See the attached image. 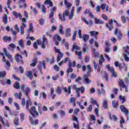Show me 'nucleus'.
<instances>
[{
    "mask_svg": "<svg viewBox=\"0 0 129 129\" xmlns=\"http://www.w3.org/2000/svg\"><path fill=\"white\" fill-rule=\"evenodd\" d=\"M22 59H23V56L20 54L18 53L17 56L15 57V59L17 62H22Z\"/></svg>",
    "mask_w": 129,
    "mask_h": 129,
    "instance_id": "13",
    "label": "nucleus"
},
{
    "mask_svg": "<svg viewBox=\"0 0 129 129\" xmlns=\"http://www.w3.org/2000/svg\"><path fill=\"white\" fill-rule=\"evenodd\" d=\"M53 40L54 41H60L61 40V37L59 36L58 34H55L53 37Z\"/></svg>",
    "mask_w": 129,
    "mask_h": 129,
    "instance_id": "17",
    "label": "nucleus"
},
{
    "mask_svg": "<svg viewBox=\"0 0 129 129\" xmlns=\"http://www.w3.org/2000/svg\"><path fill=\"white\" fill-rule=\"evenodd\" d=\"M103 107L104 108V109H107V108L108 107V106L107 105V102L106 100H104L103 102Z\"/></svg>",
    "mask_w": 129,
    "mask_h": 129,
    "instance_id": "36",
    "label": "nucleus"
},
{
    "mask_svg": "<svg viewBox=\"0 0 129 129\" xmlns=\"http://www.w3.org/2000/svg\"><path fill=\"white\" fill-rule=\"evenodd\" d=\"M109 117H110V119L111 120L113 119V120H114V121H117V117L114 115H111V114L109 113Z\"/></svg>",
    "mask_w": 129,
    "mask_h": 129,
    "instance_id": "21",
    "label": "nucleus"
},
{
    "mask_svg": "<svg viewBox=\"0 0 129 129\" xmlns=\"http://www.w3.org/2000/svg\"><path fill=\"white\" fill-rule=\"evenodd\" d=\"M95 23L96 25H98V24H100L102 25V24H104V22L98 18H95Z\"/></svg>",
    "mask_w": 129,
    "mask_h": 129,
    "instance_id": "14",
    "label": "nucleus"
},
{
    "mask_svg": "<svg viewBox=\"0 0 129 129\" xmlns=\"http://www.w3.org/2000/svg\"><path fill=\"white\" fill-rule=\"evenodd\" d=\"M46 4H48L50 6V7H53V3L52 1L50 0H46L44 2V4L46 5Z\"/></svg>",
    "mask_w": 129,
    "mask_h": 129,
    "instance_id": "37",
    "label": "nucleus"
},
{
    "mask_svg": "<svg viewBox=\"0 0 129 129\" xmlns=\"http://www.w3.org/2000/svg\"><path fill=\"white\" fill-rule=\"evenodd\" d=\"M104 62V57H103V55H101V57L99 60V64H101L102 63Z\"/></svg>",
    "mask_w": 129,
    "mask_h": 129,
    "instance_id": "38",
    "label": "nucleus"
},
{
    "mask_svg": "<svg viewBox=\"0 0 129 129\" xmlns=\"http://www.w3.org/2000/svg\"><path fill=\"white\" fill-rule=\"evenodd\" d=\"M11 4H12V0H8L7 8H8V9H10V10L12 11V8L10 7Z\"/></svg>",
    "mask_w": 129,
    "mask_h": 129,
    "instance_id": "43",
    "label": "nucleus"
},
{
    "mask_svg": "<svg viewBox=\"0 0 129 129\" xmlns=\"http://www.w3.org/2000/svg\"><path fill=\"white\" fill-rule=\"evenodd\" d=\"M8 20H9V18L8 17V15H7V14H5L3 16V23H4L5 25H7V24H8Z\"/></svg>",
    "mask_w": 129,
    "mask_h": 129,
    "instance_id": "19",
    "label": "nucleus"
},
{
    "mask_svg": "<svg viewBox=\"0 0 129 129\" xmlns=\"http://www.w3.org/2000/svg\"><path fill=\"white\" fill-rule=\"evenodd\" d=\"M67 61H70V58H69V57H66L64 60L59 62L58 63L59 66H61V65H62V64H64V63H66Z\"/></svg>",
    "mask_w": 129,
    "mask_h": 129,
    "instance_id": "20",
    "label": "nucleus"
},
{
    "mask_svg": "<svg viewBox=\"0 0 129 129\" xmlns=\"http://www.w3.org/2000/svg\"><path fill=\"white\" fill-rule=\"evenodd\" d=\"M119 85L120 87V91H122V88H125L126 87V85L124 84V82L123 81H119Z\"/></svg>",
    "mask_w": 129,
    "mask_h": 129,
    "instance_id": "10",
    "label": "nucleus"
},
{
    "mask_svg": "<svg viewBox=\"0 0 129 129\" xmlns=\"http://www.w3.org/2000/svg\"><path fill=\"white\" fill-rule=\"evenodd\" d=\"M106 7H107V6L106 5V4H102L100 6V8L101 10H102V11H103V10H105Z\"/></svg>",
    "mask_w": 129,
    "mask_h": 129,
    "instance_id": "53",
    "label": "nucleus"
},
{
    "mask_svg": "<svg viewBox=\"0 0 129 129\" xmlns=\"http://www.w3.org/2000/svg\"><path fill=\"white\" fill-rule=\"evenodd\" d=\"M60 116L61 117H64V116H65V115H66V112H65V111L63 110H60Z\"/></svg>",
    "mask_w": 129,
    "mask_h": 129,
    "instance_id": "39",
    "label": "nucleus"
},
{
    "mask_svg": "<svg viewBox=\"0 0 129 129\" xmlns=\"http://www.w3.org/2000/svg\"><path fill=\"white\" fill-rule=\"evenodd\" d=\"M69 9L65 10L62 14V16L61 14L58 15L59 18L61 22H65L66 21V17H68V16L69 17Z\"/></svg>",
    "mask_w": 129,
    "mask_h": 129,
    "instance_id": "2",
    "label": "nucleus"
},
{
    "mask_svg": "<svg viewBox=\"0 0 129 129\" xmlns=\"http://www.w3.org/2000/svg\"><path fill=\"white\" fill-rule=\"evenodd\" d=\"M38 107L39 113H40V114H42V113H43V110L41 109V107H42V104L40 103L38 104Z\"/></svg>",
    "mask_w": 129,
    "mask_h": 129,
    "instance_id": "30",
    "label": "nucleus"
},
{
    "mask_svg": "<svg viewBox=\"0 0 129 129\" xmlns=\"http://www.w3.org/2000/svg\"><path fill=\"white\" fill-rule=\"evenodd\" d=\"M81 49L80 47L77 46V44L76 43H74L73 45V49L72 50V52H75V50H79Z\"/></svg>",
    "mask_w": 129,
    "mask_h": 129,
    "instance_id": "12",
    "label": "nucleus"
},
{
    "mask_svg": "<svg viewBox=\"0 0 129 129\" xmlns=\"http://www.w3.org/2000/svg\"><path fill=\"white\" fill-rule=\"evenodd\" d=\"M21 105L22 106H25V105L26 109L29 110V113L34 118H36L37 116H40V114H39V112L36 110V107L35 106H32L29 109V106L32 105L31 100H27L26 102V99H25V98H23L21 101Z\"/></svg>",
    "mask_w": 129,
    "mask_h": 129,
    "instance_id": "1",
    "label": "nucleus"
},
{
    "mask_svg": "<svg viewBox=\"0 0 129 129\" xmlns=\"http://www.w3.org/2000/svg\"><path fill=\"white\" fill-rule=\"evenodd\" d=\"M31 92V89H30L29 87H28L26 90H25L24 93L27 96V97H29V93Z\"/></svg>",
    "mask_w": 129,
    "mask_h": 129,
    "instance_id": "29",
    "label": "nucleus"
},
{
    "mask_svg": "<svg viewBox=\"0 0 129 129\" xmlns=\"http://www.w3.org/2000/svg\"><path fill=\"white\" fill-rule=\"evenodd\" d=\"M71 63H69L68 65V69L67 70V74L68 75V74H69V72L71 73V72H73V69H72V67H71Z\"/></svg>",
    "mask_w": 129,
    "mask_h": 129,
    "instance_id": "28",
    "label": "nucleus"
},
{
    "mask_svg": "<svg viewBox=\"0 0 129 129\" xmlns=\"http://www.w3.org/2000/svg\"><path fill=\"white\" fill-rule=\"evenodd\" d=\"M66 37H70L71 36V29L70 28L66 29Z\"/></svg>",
    "mask_w": 129,
    "mask_h": 129,
    "instance_id": "15",
    "label": "nucleus"
},
{
    "mask_svg": "<svg viewBox=\"0 0 129 129\" xmlns=\"http://www.w3.org/2000/svg\"><path fill=\"white\" fill-rule=\"evenodd\" d=\"M64 3L66 6V8L67 9V10H69V11H70V8L72 7V4L68 2L67 0H64Z\"/></svg>",
    "mask_w": 129,
    "mask_h": 129,
    "instance_id": "9",
    "label": "nucleus"
},
{
    "mask_svg": "<svg viewBox=\"0 0 129 129\" xmlns=\"http://www.w3.org/2000/svg\"><path fill=\"white\" fill-rule=\"evenodd\" d=\"M46 61L49 62L50 64H52V63H54V56L52 57L51 59H49V58H46Z\"/></svg>",
    "mask_w": 129,
    "mask_h": 129,
    "instance_id": "46",
    "label": "nucleus"
},
{
    "mask_svg": "<svg viewBox=\"0 0 129 129\" xmlns=\"http://www.w3.org/2000/svg\"><path fill=\"white\" fill-rule=\"evenodd\" d=\"M112 92H113V93H114L115 95H116V94H117V92H118V89L117 88L113 89Z\"/></svg>",
    "mask_w": 129,
    "mask_h": 129,
    "instance_id": "55",
    "label": "nucleus"
},
{
    "mask_svg": "<svg viewBox=\"0 0 129 129\" xmlns=\"http://www.w3.org/2000/svg\"><path fill=\"white\" fill-rule=\"evenodd\" d=\"M14 105L15 106H16L17 110H20V106L19 105V104H18V103L14 102Z\"/></svg>",
    "mask_w": 129,
    "mask_h": 129,
    "instance_id": "57",
    "label": "nucleus"
},
{
    "mask_svg": "<svg viewBox=\"0 0 129 129\" xmlns=\"http://www.w3.org/2000/svg\"><path fill=\"white\" fill-rule=\"evenodd\" d=\"M74 6H73L71 10V14L69 15V20H72L73 17H74Z\"/></svg>",
    "mask_w": 129,
    "mask_h": 129,
    "instance_id": "11",
    "label": "nucleus"
},
{
    "mask_svg": "<svg viewBox=\"0 0 129 129\" xmlns=\"http://www.w3.org/2000/svg\"><path fill=\"white\" fill-rule=\"evenodd\" d=\"M120 109L121 111H122V112L125 113L127 116V115H128V110H127V109H126V108L124 107V106L123 105H121L120 106Z\"/></svg>",
    "mask_w": 129,
    "mask_h": 129,
    "instance_id": "5",
    "label": "nucleus"
},
{
    "mask_svg": "<svg viewBox=\"0 0 129 129\" xmlns=\"http://www.w3.org/2000/svg\"><path fill=\"white\" fill-rule=\"evenodd\" d=\"M4 51L6 57H8V59H10V61H13V57H12V55L8 52V50H7L6 48H4Z\"/></svg>",
    "mask_w": 129,
    "mask_h": 129,
    "instance_id": "8",
    "label": "nucleus"
},
{
    "mask_svg": "<svg viewBox=\"0 0 129 129\" xmlns=\"http://www.w3.org/2000/svg\"><path fill=\"white\" fill-rule=\"evenodd\" d=\"M117 39L118 40H121V38H122V34H121V31H118V34L117 35Z\"/></svg>",
    "mask_w": 129,
    "mask_h": 129,
    "instance_id": "32",
    "label": "nucleus"
},
{
    "mask_svg": "<svg viewBox=\"0 0 129 129\" xmlns=\"http://www.w3.org/2000/svg\"><path fill=\"white\" fill-rule=\"evenodd\" d=\"M106 26L107 28H108L109 31H111L113 29V26L112 25H110V26H108V24L106 23Z\"/></svg>",
    "mask_w": 129,
    "mask_h": 129,
    "instance_id": "49",
    "label": "nucleus"
},
{
    "mask_svg": "<svg viewBox=\"0 0 129 129\" xmlns=\"http://www.w3.org/2000/svg\"><path fill=\"white\" fill-rule=\"evenodd\" d=\"M82 10V7H79L77 8V13L78 14H79L80 13V11Z\"/></svg>",
    "mask_w": 129,
    "mask_h": 129,
    "instance_id": "62",
    "label": "nucleus"
},
{
    "mask_svg": "<svg viewBox=\"0 0 129 129\" xmlns=\"http://www.w3.org/2000/svg\"><path fill=\"white\" fill-rule=\"evenodd\" d=\"M41 12L43 13V14H46V9L45 8V5H42L41 7Z\"/></svg>",
    "mask_w": 129,
    "mask_h": 129,
    "instance_id": "54",
    "label": "nucleus"
},
{
    "mask_svg": "<svg viewBox=\"0 0 129 129\" xmlns=\"http://www.w3.org/2000/svg\"><path fill=\"white\" fill-rule=\"evenodd\" d=\"M26 76H27V77L32 79L33 77V75L32 74V72H31V71L28 72L27 73H26Z\"/></svg>",
    "mask_w": 129,
    "mask_h": 129,
    "instance_id": "35",
    "label": "nucleus"
},
{
    "mask_svg": "<svg viewBox=\"0 0 129 129\" xmlns=\"http://www.w3.org/2000/svg\"><path fill=\"white\" fill-rule=\"evenodd\" d=\"M13 14L16 19H19V18L20 20H22V22H23V23H26V22H27L26 18L23 19V16L20 13H18L17 12L14 11L13 12Z\"/></svg>",
    "mask_w": 129,
    "mask_h": 129,
    "instance_id": "4",
    "label": "nucleus"
},
{
    "mask_svg": "<svg viewBox=\"0 0 129 129\" xmlns=\"http://www.w3.org/2000/svg\"><path fill=\"white\" fill-rule=\"evenodd\" d=\"M59 33H60L61 35H63L64 33L63 32V26L62 25H60L59 27V30H58Z\"/></svg>",
    "mask_w": 129,
    "mask_h": 129,
    "instance_id": "40",
    "label": "nucleus"
},
{
    "mask_svg": "<svg viewBox=\"0 0 129 129\" xmlns=\"http://www.w3.org/2000/svg\"><path fill=\"white\" fill-rule=\"evenodd\" d=\"M76 100V98L74 97H72L70 98V102L71 103H73V106H76V103H75Z\"/></svg>",
    "mask_w": 129,
    "mask_h": 129,
    "instance_id": "25",
    "label": "nucleus"
},
{
    "mask_svg": "<svg viewBox=\"0 0 129 129\" xmlns=\"http://www.w3.org/2000/svg\"><path fill=\"white\" fill-rule=\"evenodd\" d=\"M62 92V90H61V88L60 87H58L57 88L56 93L57 94L60 95L61 94V93Z\"/></svg>",
    "mask_w": 129,
    "mask_h": 129,
    "instance_id": "48",
    "label": "nucleus"
},
{
    "mask_svg": "<svg viewBox=\"0 0 129 129\" xmlns=\"http://www.w3.org/2000/svg\"><path fill=\"white\" fill-rule=\"evenodd\" d=\"M87 111H89V112H91V111H92V105H90L87 108Z\"/></svg>",
    "mask_w": 129,
    "mask_h": 129,
    "instance_id": "58",
    "label": "nucleus"
},
{
    "mask_svg": "<svg viewBox=\"0 0 129 129\" xmlns=\"http://www.w3.org/2000/svg\"><path fill=\"white\" fill-rule=\"evenodd\" d=\"M13 87L15 89H20L21 87V84H19V82H16L13 85Z\"/></svg>",
    "mask_w": 129,
    "mask_h": 129,
    "instance_id": "24",
    "label": "nucleus"
},
{
    "mask_svg": "<svg viewBox=\"0 0 129 129\" xmlns=\"http://www.w3.org/2000/svg\"><path fill=\"white\" fill-rule=\"evenodd\" d=\"M79 91H81V93L83 94V93L85 92V88L83 86H82L81 88H79L77 93H79Z\"/></svg>",
    "mask_w": 129,
    "mask_h": 129,
    "instance_id": "22",
    "label": "nucleus"
},
{
    "mask_svg": "<svg viewBox=\"0 0 129 129\" xmlns=\"http://www.w3.org/2000/svg\"><path fill=\"white\" fill-rule=\"evenodd\" d=\"M34 28V27L33 26V23H31L30 26H29V31H30V32H33V29Z\"/></svg>",
    "mask_w": 129,
    "mask_h": 129,
    "instance_id": "61",
    "label": "nucleus"
},
{
    "mask_svg": "<svg viewBox=\"0 0 129 129\" xmlns=\"http://www.w3.org/2000/svg\"><path fill=\"white\" fill-rule=\"evenodd\" d=\"M64 92L68 93V94H71V86H69V88L67 89L66 87L63 88Z\"/></svg>",
    "mask_w": 129,
    "mask_h": 129,
    "instance_id": "18",
    "label": "nucleus"
},
{
    "mask_svg": "<svg viewBox=\"0 0 129 129\" xmlns=\"http://www.w3.org/2000/svg\"><path fill=\"white\" fill-rule=\"evenodd\" d=\"M95 93V89L94 88H92L90 89V94H93Z\"/></svg>",
    "mask_w": 129,
    "mask_h": 129,
    "instance_id": "59",
    "label": "nucleus"
},
{
    "mask_svg": "<svg viewBox=\"0 0 129 129\" xmlns=\"http://www.w3.org/2000/svg\"><path fill=\"white\" fill-rule=\"evenodd\" d=\"M19 118L16 117L14 120V123L15 125H19Z\"/></svg>",
    "mask_w": 129,
    "mask_h": 129,
    "instance_id": "42",
    "label": "nucleus"
},
{
    "mask_svg": "<svg viewBox=\"0 0 129 129\" xmlns=\"http://www.w3.org/2000/svg\"><path fill=\"white\" fill-rule=\"evenodd\" d=\"M63 53L61 52H59L58 54L57 55L56 61L57 62H59V61L61 60V59L63 57Z\"/></svg>",
    "mask_w": 129,
    "mask_h": 129,
    "instance_id": "16",
    "label": "nucleus"
},
{
    "mask_svg": "<svg viewBox=\"0 0 129 129\" xmlns=\"http://www.w3.org/2000/svg\"><path fill=\"white\" fill-rule=\"evenodd\" d=\"M121 20L122 23H123V24H126V18H125L124 17V16H122L121 17Z\"/></svg>",
    "mask_w": 129,
    "mask_h": 129,
    "instance_id": "45",
    "label": "nucleus"
},
{
    "mask_svg": "<svg viewBox=\"0 0 129 129\" xmlns=\"http://www.w3.org/2000/svg\"><path fill=\"white\" fill-rule=\"evenodd\" d=\"M29 119L30 121L31 124H33V125H37V124L39 123V120H38V119H36L35 120V121H34V118H33V117L31 116L29 117Z\"/></svg>",
    "mask_w": 129,
    "mask_h": 129,
    "instance_id": "7",
    "label": "nucleus"
},
{
    "mask_svg": "<svg viewBox=\"0 0 129 129\" xmlns=\"http://www.w3.org/2000/svg\"><path fill=\"white\" fill-rule=\"evenodd\" d=\"M89 33L90 34L91 36H95L98 35V32L97 31H90Z\"/></svg>",
    "mask_w": 129,
    "mask_h": 129,
    "instance_id": "44",
    "label": "nucleus"
},
{
    "mask_svg": "<svg viewBox=\"0 0 129 129\" xmlns=\"http://www.w3.org/2000/svg\"><path fill=\"white\" fill-rule=\"evenodd\" d=\"M90 103H91V104H95L96 106H99V105L97 104V102H96V100H94L93 98H91Z\"/></svg>",
    "mask_w": 129,
    "mask_h": 129,
    "instance_id": "33",
    "label": "nucleus"
},
{
    "mask_svg": "<svg viewBox=\"0 0 129 129\" xmlns=\"http://www.w3.org/2000/svg\"><path fill=\"white\" fill-rule=\"evenodd\" d=\"M119 100L122 101V102H121L122 104H123V103H124V102H125V97H124V96H122V95H120L119 96Z\"/></svg>",
    "mask_w": 129,
    "mask_h": 129,
    "instance_id": "27",
    "label": "nucleus"
},
{
    "mask_svg": "<svg viewBox=\"0 0 129 129\" xmlns=\"http://www.w3.org/2000/svg\"><path fill=\"white\" fill-rule=\"evenodd\" d=\"M83 40L85 42H87V40H89V35L88 34H84L83 35Z\"/></svg>",
    "mask_w": 129,
    "mask_h": 129,
    "instance_id": "26",
    "label": "nucleus"
},
{
    "mask_svg": "<svg viewBox=\"0 0 129 129\" xmlns=\"http://www.w3.org/2000/svg\"><path fill=\"white\" fill-rule=\"evenodd\" d=\"M124 59L125 61H126V62H128V61H129V57L127 56V54H126V53H125L124 54Z\"/></svg>",
    "mask_w": 129,
    "mask_h": 129,
    "instance_id": "50",
    "label": "nucleus"
},
{
    "mask_svg": "<svg viewBox=\"0 0 129 129\" xmlns=\"http://www.w3.org/2000/svg\"><path fill=\"white\" fill-rule=\"evenodd\" d=\"M3 40L4 42H8V41H11V37H7V36H4L3 37Z\"/></svg>",
    "mask_w": 129,
    "mask_h": 129,
    "instance_id": "47",
    "label": "nucleus"
},
{
    "mask_svg": "<svg viewBox=\"0 0 129 129\" xmlns=\"http://www.w3.org/2000/svg\"><path fill=\"white\" fill-rule=\"evenodd\" d=\"M106 68L108 70V71H109L111 73L112 77H114L115 78H116V77H117V74L114 71V69L113 68L110 67V66H109V64H106Z\"/></svg>",
    "mask_w": 129,
    "mask_h": 129,
    "instance_id": "3",
    "label": "nucleus"
},
{
    "mask_svg": "<svg viewBox=\"0 0 129 129\" xmlns=\"http://www.w3.org/2000/svg\"><path fill=\"white\" fill-rule=\"evenodd\" d=\"M84 47L83 48V51H84V53H86V52H87L88 51V49H86V48H87V45H86V44L84 45Z\"/></svg>",
    "mask_w": 129,
    "mask_h": 129,
    "instance_id": "64",
    "label": "nucleus"
},
{
    "mask_svg": "<svg viewBox=\"0 0 129 129\" xmlns=\"http://www.w3.org/2000/svg\"><path fill=\"white\" fill-rule=\"evenodd\" d=\"M14 96L17 98H19V99H22V92H19V94L15 93Z\"/></svg>",
    "mask_w": 129,
    "mask_h": 129,
    "instance_id": "34",
    "label": "nucleus"
},
{
    "mask_svg": "<svg viewBox=\"0 0 129 129\" xmlns=\"http://www.w3.org/2000/svg\"><path fill=\"white\" fill-rule=\"evenodd\" d=\"M40 24L42 25H44V23H45V20L44 19L42 18L39 20Z\"/></svg>",
    "mask_w": 129,
    "mask_h": 129,
    "instance_id": "63",
    "label": "nucleus"
},
{
    "mask_svg": "<svg viewBox=\"0 0 129 129\" xmlns=\"http://www.w3.org/2000/svg\"><path fill=\"white\" fill-rule=\"evenodd\" d=\"M70 63L72 64L71 65V67H74L76 65V61L75 60L73 61V63L72 62H71V61H70L69 64H70Z\"/></svg>",
    "mask_w": 129,
    "mask_h": 129,
    "instance_id": "56",
    "label": "nucleus"
},
{
    "mask_svg": "<svg viewBox=\"0 0 129 129\" xmlns=\"http://www.w3.org/2000/svg\"><path fill=\"white\" fill-rule=\"evenodd\" d=\"M20 118L22 121L25 120V114H24V113H22L20 114Z\"/></svg>",
    "mask_w": 129,
    "mask_h": 129,
    "instance_id": "51",
    "label": "nucleus"
},
{
    "mask_svg": "<svg viewBox=\"0 0 129 129\" xmlns=\"http://www.w3.org/2000/svg\"><path fill=\"white\" fill-rule=\"evenodd\" d=\"M6 75H7L6 72H0V78H4V77H5Z\"/></svg>",
    "mask_w": 129,
    "mask_h": 129,
    "instance_id": "41",
    "label": "nucleus"
},
{
    "mask_svg": "<svg viewBox=\"0 0 129 129\" xmlns=\"http://www.w3.org/2000/svg\"><path fill=\"white\" fill-rule=\"evenodd\" d=\"M18 43L19 46H20V47L22 48V49H24L25 48V44L24 43V41H23V40L20 39L18 41Z\"/></svg>",
    "mask_w": 129,
    "mask_h": 129,
    "instance_id": "23",
    "label": "nucleus"
},
{
    "mask_svg": "<svg viewBox=\"0 0 129 129\" xmlns=\"http://www.w3.org/2000/svg\"><path fill=\"white\" fill-rule=\"evenodd\" d=\"M112 104L114 108H117V106H118V102H115V101H113L112 102Z\"/></svg>",
    "mask_w": 129,
    "mask_h": 129,
    "instance_id": "31",
    "label": "nucleus"
},
{
    "mask_svg": "<svg viewBox=\"0 0 129 129\" xmlns=\"http://www.w3.org/2000/svg\"><path fill=\"white\" fill-rule=\"evenodd\" d=\"M76 55H78V56H82V54H83V52L82 51L78 52V51H75Z\"/></svg>",
    "mask_w": 129,
    "mask_h": 129,
    "instance_id": "60",
    "label": "nucleus"
},
{
    "mask_svg": "<svg viewBox=\"0 0 129 129\" xmlns=\"http://www.w3.org/2000/svg\"><path fill=\"white\" fill-rule=\"evenodd\" d=\"M71 79H75V78H76V77H77V76H76V74H74V73H72L71 74Z\"/></svg>",
    "mask_w": 129,
    "mask_h": 129,
    "instance_id": "52",
    "label": "nucleus"
},
{
    "mask_svg": "<svg viewBox=\"0 0 129 129\" xmlns=\"http://www.w3.org/2000/svg\"><path fill=\"white\" fill-rule=\"evenodd\" d=\"M45 43L48 44V40L46 37L43 36L42 38V45H41V48H42V49H46V45H45Z\"/></svg>",
    "mask_w": 129,
    "mask_h": 129,
    "instance_id": "6",
    "label": "nucleus"
}]
</instances>
